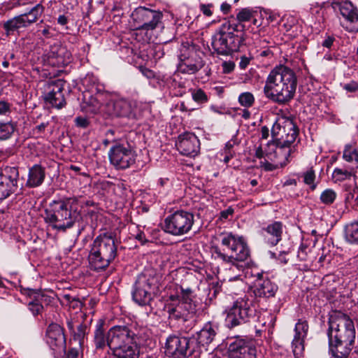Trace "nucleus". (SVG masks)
<instances>
[{
  "instance_id": "obj_2",
  "label": "nucleus",
  "mask_w": 358,
  "mask_h": 358,
  "mask_svg": "<svg viewBox=\"0 0 358 358\" xmlns=\"http://www.w3.org/2000/svg\"><path fill=\"white\" fill-rule=\"evenodd\" d=\"M329 351L334 358H346L352 351L355 341L353 321L346 314L332 311L329 318L327 331Z\"/></svg>"
},
{
  "instance_id": "obj_55",
  "label": "nucleus",
  "mask_w": 358,
  "mask_h": 358,
  "mask_svg": "<svg viewBox=\"0 0 358 358\" xmlns=\"http://www.w3.org/2000/svg\"><path fill=\"white\" fill-rule=\"evenodd\" d=\"M10 111V104L4 101H0V115H6Z\"/></svg>"
},
{
  "instance_id": "obj_18",
  "label": "nucleus",
  "mask_w": 358,
  "mask_h": 358,
  "mask_svg": "<svg viewBox=\"0 0 358 358\" xmlns=\"http://www.w3.org/2000/svg\"><path fill=\"white\" fill-rule=\"evenodd\" d=\"M334 8H338L343 17L341 25L349 32L358 31V9L350 1L334 3Z\"/></svg>"
},
{
  "instance_id": "obj_48",
  "label": "nucleus",
  "mask_w": 358,
  "mask_h": 358,
  "mask_svg": "<svg viewBox=\"0 0 358 358\" xmlns=\"http://www.w3.org/2000/svg\"><path fill=\"white\" fill-rule=\"evenodd\" d=\"M192 96L193 100L199 103H203L208 101V96L201 89L194 90L192 93Z\"/></svg>"
},
{
  "instance_id": "obj_41",
  "label": "nucleus",
  "mask_w": 358,
  "mask_h": 358,
  "mask_svg": "<svg viewBox=\"0 0 358 358\" xmlns=\"http://www.w3.org/2000/svg\"><path fill=\"white\" fill-rule=\"evenodd\" d=\"M306 338L294 336L292 342V348L295 356L301 355L304 350V341Z\"/></svg>"
},
{
  "instance_id": "obj_23",
  "label": "nucleus",
  "mask_w": 358,
  "mask_h": 358,
  "mask_svg": "<svg viewBox=\"0 0 358 358\" xmlns=\"http://www.w3.org/2000/svg\"><path fill=\"white\" fill-rule=\"evenodd\" d=\"M64 83L62 80L52 81L48 84L45 101L52 107L62 108L66 104L63 94Z\"/></svg>"
},
{
  "instance_id": "obj_31",
  "label": "nucleus",
  "mask_w": 358,
  "mask_h": 358,
  "mask_svg": "<svg viewBox=\"0 0 358 358\" xmlns=\"http://www.w3.org/2000/svg\"><path fill=\"white\" fill-rule=\"evenodd\" d=\"M63 49L58 46H52L50 50L43 55V60L50 66H56L64 64V59L62 57Z\"/></svg>"
},
{
  "instance_id": "obj_34",
  "label": "nucleus",
  "mask_w": 358,
  "mask_h": 358,
  "mask_svg": "<svg viewBox=\"0 0 358 358\" xmlns=\"http://www.w3.org/2000/svg\"><path fill=\"white\" fill-rule=\"evenodd\" d=\"M344 237L347 242L352 244H358V220L345 225Z\"/></svg>"
},
{
  "instance_id": "obj_8",
  "label": "nucleus",
  "mask_w": 358,
  "mask_h": 358,
  "mask_svg": "<svg viewBox=\"0 0 358 358\" xmlns=\"http://www.w3.org/2000/svg\"><path fill=\"white\" fill-rule=\"evenodd\" d=\"M232 28L230 22H224L212 36L211 45L217 55H230L237 52L245 41V34H236V30Z\"/></svg>"
},
{
  "instance_id": "obj_37",
  "label": "nucleus",
  "mask_w": 358,
  "mask_h": 358,
  "mask_svg": "<svg viewBox=\"0 0 358 358\" xmlns=\"http://www.w3.org/2000/svg\"><path fill=\"white\" fill-rule=\"evenodd\" d=\"M24 22V21L23 20V18H22L21 15H20L10 20H8L4 24L3 27L7 32V34H10L11 32H13L18 29L26 27Z\"/></svg>"
},
{
  "instance_id": "obj_40",
  "label": "nucleus",
  "mask_w": 358,
  "mask_h": 358,
  "mask_svg": "<svg viewBox=\"0 0 358 358\" xmlns=\"http://www.w3.org/2000/svg\"><path fill=\"white\" fill-rule=\"evenodd\" d=\"M88 334V327L86 324H80L76 330L73 332V339L81 345L83 343L85 336Z\"/></svg>"
},
{
  "instance_id": "obj_19",
  "label": "nucleus",
  "mask_w": 358,
  "mask_h": 358,
  "mask_svg": "<svg viewBox=\"0 0 358 358\" xmlns=\"http://www.w3.org/2000/svg\"><path fill=\"white\" fill-rule=\"evenodd\" d=\"M179 56L180 62L178 70L182 73L193 74L199 71L203 66V61L192 48H183Z\"/></svg>"
},
{
  "instance_id": "obj_33",
  "label": "nucleus",
  "mask_w": 358,
  "mask_h": 358,
  "mask_svg": "<svg viewBox=\"0 0 358 358\" xmlns=\"http://www.w3.org/2000/svg\"><path fill=\"white\" fill-rule=\"evenodd\" d=\"M357 173L356 167H349L346 169L335 168L331 174V178L334 182H341L349 180L351 177H355Z\"/></svg>"
},
{
  "instance_id": "obj_57",
  "label": "nucleus",
  "mask_w": 358,
  "mask_h": 358,
  "mask_svg": "<svg viewBox=\"0 0 358 358\" xmlns=\"http://www.w3.org/2000/svg\"><path fill=\"white\" fill-rule=\"evenodd\" d=\"M343 89L350 92H355L358 90V83L355 81H352L349 83L345 84Z\"/></svg>"
},
{
  "instance_id": "obj_7",
  "label": "nucleus",
  "mask_w": 358,
  "mask_h": 358,
  "mask_svg": "<svg viewBox=\"0 0 358 358\" xmlns=\"http://www.w3.org/2000/svg\"><path fill=\"white\" fill-rule=\"evenodd\" d=\"M83 84L87 87V90L83 92L81 110L89 115H103V108L110 100V93L105 91L103 85L97 83L93 77L85 78Z\"/></svg>"
},
{
  "instance_id": "obj_45",
  "label": "nucleus",
  "mask_w": 358,
  "mask_h": 358,
  "mask_svg": "<svg viewBox=\"0 0 358 358\" xmlns=\"http://www.w3.org/2000/svg\"><path fill=\"white\" fill-rule=\"evenodd\" d=\"M315 180V171L310 169L307 171L303 173V182L310 185L311 189H315L316 188V184L314 182Z\"/></svg>"
},
{
  "instance_id": "obj_11",
  "label": "nucleus",
  "mask_w": 358,
  "mask_h": 358,
  "mask_svg": "<svg viewBox=\"0 0 358 358\" xmlns=\"http://www.w3.org/2000/svg\"><path fill=\"white\" fill-rule=\"evenodd\" d=\"M164 310L168 314L169 320L185 322L196 315L197 303L187 302L180 299L178 295H170L164 303Z\"/></svg>"
},
{
  "instance_id": "obj_58",
  "label": "nucleus",
  "mask_w": 358,
  "mask_h": 358,
  "mask_svg": "<svg viewBox=\"0 0 358 358\" xmlns=\"http://www.w3.org/2000/svg\"><path fill=\"white\" fill-rule=\"evenodd\" d=\"M136 240H138L142 245L145 244L148 242L145 234L143 231H138L135 236Z\"/></svg>"
},
{
  "instance_id": "obj_52",
  "label": "nucleus",
  "mask_w": 358,
  "mask_h": 358,
  "mask_svg": "<svg viewBox=\"0 0 358 358\" xmlns=\"http://www.w3.org/2000/svg\"><path fill=\"white\" fill-rule=\"evenodd\" d=\"M251 31L253 32L254 36L252 39L254 40V45L255 47H261L263 48H266L267 47L268 41L265 38H259L258 35L257 34V31L255 30L253 27H251Z\"/></svg>"
},
{
  "instance_id": "obj_30",
  "label": "nucleus",
  "mask_w": 358,
  "mask_h": 358,
  "mask_svg": "<svg viewBox=\"0 0 358 358\" xmlns=\"http://www.w3.org/2000/svg\"><path fill=\"white\" fill-rule=\"evenodd\" d=\"M291 151L290 146L280 143L270 161L276 162L281 168L284 167L289 162Z\"/></svg>"
},
{
  "instance_id": "obj_26",
  "label": "nucleus",
  "mask_w": 358,
  "mask_h": 358,
  "mask_svg": "<svg viewBox=\"0 0 358 358\" xmlns=\"http://www.w3.org/2000/svg\"><path fill=\"white\" fill-rule=\"evenodd\" d=\"M278 289L276 285L269 279H264V274L258 273L255 282L254 293L257 296L269 298L273 296Z\"/></svg>"
},
{
  "instance_id": "obj_14",
  "label": "nucleus",
  "mask_w": 358,
  "mask_h": 358,
  "mask_svg": "<svg viewBox=\"0 0 358 358\" xmlns=\"http://www.w3.org/2000/svg\"><path fill=\"white\" fill-rule=\"evenodd\" d=\"M162 17L161 12L145 7L137 8L131 14L135 29L138 31H145L146 35L157 27H163Z\"/></svg>"
},
{
  "instance_id": "obj_12",
  "label": "nucleus",
  "mask_w": 358,
  "mask_h": 358,
  "mask_svg": "<svg viewBox=\"0 0 358 358\" xmlns=\"http://www.w3.org/2000/svg\"><path fill=\"white\" fill-rule=\"evenodd\" d=\"M194 223V215L185 210H177L166 217L163 230L171 235L180 236L189 233Z\"/></svg>"
},
{
  "instance_id": "obj_15",
  "label": "nucleus",
  "mask_w": 358,
  "mask_h": 358,
  "mask_svg": "<svg viewBox=\"0 0 358 358\" xmlns=\"http://www.w3.org/2000/svg\"><path fill=\"white\" fill-rule=\"evenodd\" d=\"M135 103L128 99L115 96L110 93V100L103 108V116L107 117L135 118Z\"/></svg>"
},
{
  "instance_id": "obj_35",
  "label": "nucleus",
  "mask_w": 358,
  "mask_h": 358,
  "mask_svg": "<svg viewBox=\"0 0 358 358\" xmlns=\"http://www.w3.org/2000/svg\"><path fill=\"white\" fill-rule=\"evenodd\" d=\"M343 159L349 163H352L353 165L351 167H356V169H358V151L351 144H346L345 145Z\"/></svg>"
},
{
  "instance_id": "obj_44",
  "label": "nucleus",
  "mask_w": 358,
  "mask_h": 358,
  "mask_svg": "<svg viewBox=\"0 0 358 358\" xmlns=\"http://www.w3.org/2000/svg\"><path fill=\"white\" fill-rule=\"evenodd\" d=\"M193 290L191 288H184L183 287H180V292H178L176 295H178L180 297V299L187 302H196L193 299Z\"/></svg>"
},
{
  "instance_id": "obj_56",
  "label": "nucleus",
  "mask_w": 358,
  "mask_h": 358,
  "mask_svg": "<svg viewBox=\"0 0 358 358\" xmlns=\"http://www.w3.org/2000/svg\"><path fill=\"white\" fill-rule=\"evenodd\" d=\"M212 7V4H201L200 10L203 15L210 17L213 15V11L211 10Z\"/></svg>"
},
{
  "instance_id": "obj_6",
  "label": "nucleus",
  "mask_w": 358,
  "mask_h": 358,
  "mask_svg": "<svg viewBox=\"0 0 358 358\" xmlns=\"http://www.w3.org/2000/svg\"><path fill=\"white\" fill-rule=\"evenodd\" d=\"M117 254L115 238L107 234L98 236L90 245L88 260L90 268L96 271L105 270Z\"/></svg>"
},
{
  "instance_id": "obj_28",
  "label": "nucleus",
  "mask_w": 358,
  "mask_h": 358,
  "mask_svg": "<svg viewBox=\"0 0 358 358\" xmlns=\"http://www.w3.org/2000/svg\"><path fill=\"white\" fill-rule=\"evenodd\" d=\"M217 327L210 322H206L203 328L196 333V341L199 345H208L213 342L216 334Z\"/></svg>"
},
{
  "instance_id": "obj_4",
  "label": "nucleus",
  "mask_w": 358,
  "mask_h": 358,
  "mask_svg": "<svg viewBox=\"0 0 358 358\" xmlns=\"http://www.w3.org/2000/svg\"><path fill=\"white\" fill-rule=\"evenodd\" d=\"M296 87L297 78L294 71L285 65H278L268 75L264 93L266 98L283 105L294 99Z\"/></svg>"
},
{
  "instance_id": "obj_10",
  "label": "nucleus",
  "mask_w": 358,
  "mask_h": 358,
  "mask_svg": "<svg viewBox=\"0 0 358 358\" xmlns=\"http://www.w3.org/2000/svg\"><path fill=\"white\" fill-rule=\"evenodd\" d=\"M158 288V280L152 271L138 275L131 292L134 301L141 306H150Z\"/></svg>"
},
{
  "instance_id": "obj_51",
  "label": "nucleus",
  "mask_w": 358,
  "mask_h": 358,
  "mask_svg": "<svg viewBox=\"0 0 358 358\" xmlns=\"http://www.w3.org/2000/svg\"><path fill=\"white\" fill-rule=\"evenodd\" d=\"M310 248L304 243H301L299 248L297 257L300 261H306L308 259Z\"/></svg>"
},
{
  "instance_id": "obj_53",
  "label": "nucleus",
  "mask_w": 358,
  "mask_h": 358,
  "mask_svg": "<svg viewBox=\"0 0 358 358\" xmlns=\"http://www.w3.org/2000/svg\"><path fill=\"white\" fill-rule=\"evenodd\" d=\"M74 122L76 127L83 129H85L90 125L89 119L83 116L76 117L74 120Z\"/></svg>"
},
{
  "instance_id": "obj_38",
  "label": "nucleus",
  "mask_w": 358,
  "mask_h": 358,
  "mask_svg": "<svg viewBox=\"0 0 358 358\" xmlns=\"http://www.w3.org/2000/svg\"><path fill=\"white\" fill-rule=\"evenodd\" d=\"M308 323L305 319H299L294 327V335L306 338L308 332Z\"/></svg>"
},
{
  "instance_id": "obj_42",
  "label": "nucleus",
  "mask_w": 358,
  "mask_h": 358,
  "mask_svg": "<svg viewBox=\"0 0 358 358\" xmlns=\"http://www.w3.org/2000/svg\"><path fill=\"white\" fill-rule=\"evenodd\" d=\"M14 130L15 127L12 123L0 122V139L5 140L10 138Z\"/></svg>"
},
{
  "instance_id": "obj_17",
  "label": "nucleus",
  "mask_w": 358,
  "mask_h": 358,
  "mask_svg": "<svg viewBox=\"0 0 358 358\" xmlns=\"http://www.w3.org/2000/svg\"><path fill=\"white\" fill-rule=\"evenodd\" d=\"M19 171L16 166L0 168V200L13 194L18 187Z\"/></svg>"
},
{
  "instance_id": "obj_62",
  "label": "nucleus",
  "mask_w": 358,
  "mask_h": 358,
  "mask_svg": "<svg viewBox=\"0 0 358 358\" xmlns=\"http://www.w3.org/2000/svg\"><path fill=\"white\" fill-rule=\"evenodd\" d=\"M334 41V38H333L331 36H328L322 42V45L324 47L327 48H330L332 46V45H333Z\"/></svg>"
},
{
  "instance_id": "obj_39",
  "label": "nucleus",
  "mask_w": 358,
  "mask_h": 358,
  "mask_svg": "<svg viewBox=\"0 0 358 358\" xmlns=\"http://www.w3.org/2000/svg\"><path fill=\"white\" fill-rule=\"evenodd\" d=\"M336 197V192L333 189L328 188L321 193L320 199L323 204L330 206L335 201Z\"/></svg>"
},
{
  "instance_id": "obj_64",
  "label": "nucleus",
  "mask_w": 358,
  "mask_h": 358,
  "mask_svg": "<svg viewBox=\"0 0 358 358\" xmlns=\"http://www.w3.org/2000/svg\"><path fill=\"white\" fill-rule=\"evenodd\" d=\"M221 289V286L220 285V282H217L216 283L213 282L211 284L210 291H213V296H215L217 293L220 292Z\"/></svg>"
},
{
  "instance_id": "obj_36",
  "label": "nucleus",
  "mask_w": 358,
  "mask_h": 358,
  "mask_svg": "<svg viewBox=\"0 0 358 358\" xmlns=\"http://www.w3.org/2000/svg\"><path fill=\"white\" fill-rule=\"evenodd\" d=\"M22 292L24 294H27L30 298L34 299L38 303H41L43 306V303L48 304L50 301V296H48L42 291L38 289H24Z\"/></svg>"
},
{
  "instance_id": "obj_16",
  "label": "nucleus",
  "mask_w": 358,
  "mask_h": 358,
  "mask_svg": "<svg viewBox=\"0 0 358 358\" xmlns=\"http://www.w3.org/2000/svg\"><path fill=\"white\" fill-rule=\"evenodd\" d=\"M298 128L294 122L285 117H279L274 122L271 129L273 138L280 143L290 146L298 136Z\"/></svg>"
},
{
  "instance_id": "obj_47",
  "label": "nucleus",
  "mask_w": 358,
  "mask_h": 358,
  "mask_svg": "<svg viewBox=\"0 0 358 358\" xmlns=\"http://www.w3.org/2000/svg\"><path fill=\"white\" fill-rule=\"evenodd\" d=\"M290 253V248L285 250H279L278 253L271 252V256L273 258H276L280 263L285 264L288 262L289 258L287 256Z\"/></svg>"
},
{
  "instance_id": "obj_1",
  "label": "nucleus",
  "mask_w": 358,
  "mask_h": 358,
  "mask_svg": "<svg viewBox=\"0 0 358 358\" xmlns=\"http://www.w3.org/2000/svg\"><path fill=\"white\" fill-rule=\"evenodd\" d=\"M103 325L104 321L99 320L95 326L94 343L96 350H103L108 346L113 355L138 358L136 334L133 331L127 326H114L106 333Z\"/></svg>"
},
{
  "instance_id": "obj_43",
  "label": "nucleus",
  "mask_w": 358,
  "mask_h": 358,
  "mask_svg": "<svg viewBox=\"0 0 358 358\" xmlns=\"http://www.w3.org/2000/svg\"><path fill=\"white\" fill-rule=\"evenodd\" d=\"M238 101L241 106L249 108L253 105L255 97L250 92H243L238 96Z\"/></svg>"
},
{
  "instance_id": "obj_27",
  "label": "nucleus",
  "mask_w": 358,
  "mask_h": 358,
  "mask_svg": "<svg viewBox=\"0 0 358 358\" xmlns=\"http://www.w3.org/2000/svg\"><path fill=\"white\" fill-rule=\"evenodd\" d=\"M283 225L280 222H273L263 227L261 234L264 237L265 243L274 246L276 245L282 238Z\"/></svg>"
},
{
  "instance_id": "obj_46",
  "label": "nucleus",
  "mask_w": 358,
  "mask_h": 358,
  "mask_svg": "<svg viewBox=\"0 0 358 358\" xmlns=\"http://www.w3.org/2000/svg\"><path fill=\"white\" fill-rule=\"evenodd\" d=\"M279 141L276 140V142H268L266 147L264 148L265 157L268 159H271L273 156V153L275 152L277 148H279Z\"/></svg>"
},
{
  "instance_id": "obj_21",
  "label": "nucleus",
  "mask_w": 358,
  "mask_h": 358,
  "mask_svg": "<svg viewBox=\"0 0 358 358\" xmlns=\"http://www.w3.org/2000/svg\"><path fill=\"white\" fill-rule=\"evenodd\" d=\"M46 342L56 353L66 352V343L64 328L58 324L51 323L46 330Z\"/></svg>"
},
{
  "instance_id": "obj_60",
  "label": "nucleus",
  "mask_w": 358,
  "mask_h": 358,
  "mask_svg": "<svg viewBox=\"0 0 358 358\" xmlns=\"http://www.w3.org/2000/svg\"><path fill=\"white\" fill-rule=\"evenodd\" d=\"M250 58H248V57H247L245 56L241 57V61L239 62V67L241 69H246L247 66H248V64H250Z\"/></svg>"
},
{
  "instance_id": "obj_54",
  "label": "nucleus",
  "mask_w": 358,
  "mask_h": 358,
  "mask_svg": "<svg viewBox=\"0 0 358 358\" xmlns=\"http://www.w3.org/2000/svg\"><path fill=\"white\" fill-rule=\"evenodd\" d=\"M235 68V64L231 61H225L222 64V73L228 74L231 73Z\"/></svg>"
},
{
  "instance_id": "obj_61",
  "label": "nucleus",
  "mask_w": 358,
  "mask_h": 358,
  "mask_svg": "<svg viewBox=\"0 0 358 358\" xmlns=\"http://www.w3.org/2000/svg\"><path fill=\"white\" fill-rule=\"evenodd\" d=\"M78 350L77 348H73L69 350L66 355L68 358H78Z\"/></svg>"
},
{
  "instance_id": "obj_24",
  "label": "nucleus",
  "mask_w": 358,
  "mask_h": 358,
  "mask_svg": "<svg viewBox=\"0 0 358 358\" xmlns=\"http://www.w3.org/2000/svg\"><path fill=\"white\" fill-rule=\"evenodd\" d=\"M256 348L242 338H236L228 347L229 358H257Z\"/></svg>"
},
{
  "instance_id": "obj_32",
  "label": "nucleus",
  "mask_w": 358,
  "mask_h": 358,
  "mask_svg": "<svg viewBox=\"0 0 358 358\" xmlns=\"http://www.w3.org/2000/svg\"><path fill=\"white\" fill-rule=\"evenodd\" d=\"M44 11V7L41 1L34 6L28 13L22 14V18L24 21L25 27L36 22Z\"/></svg>"
},
{
  "instance_id": "obj_3",
  "label": "nucleus",
  "mask_w": 358,
  "mask_h": 358,
  "mask_svg": "<svg viewBox=\"0 0 358 358\" xmlns=\"http://www.w3.org/2000/svg\"><path fill=\"white\" fill-rule=\"evenodd\" d=\"M212 256L215 259L229 264V270H237L238 273L230 277L229 280L238 279L243 270V262L250 257V249L246 240L242 236L232 233H223L220 236L219 244L211 248Z\"/></svg>"
},
{
  "instance_id": "obj_20",
  "label": "nucleus",
  "mask_w": 358,
  "mask_h": 358,
  "mask_svg": "<svg viewBox=\"0 0 358 358\" xmlns=\"http://www.w3.org/2000/svg\"><path fill=\"white\" fill-rule=\"evenodd\" d=\"M194 352L191 340L187 337L170 336L166 342V354L170 357H185L191 355Z\"/></svg>"
},
{
  "instance_id": "obj_5",
  "label": "nucleus",
  "mask_w": 358,
  "mask_h": 358,
  "mask_svg": "<svg viewBox=\"0 0 358 358\" xmlns=\"http://www.w3.org/2000/svg\"><path fill=\"white\" fill-rule=\"evenodd\" d=\"M76 197L53 200L44 210V220L52 229L66 231L73 227L80 217Z\"/></svg>"
},
{
  "instance_id": "obj_29",
  "label": "nucleus",
  "mask_w": 358,
  "mask_h": 358,
  "mask_svg": "<svg viewBox=\"0 0 358 358\" xmlns=\"http://www.w3.org/2000/svg\"><path fill=\"white\" fill-rule=\"evenodd\" d=\"M45 178V169L39 164H34L29 170L26 185L31 188L38 187L43 182Z\"/></svg>"
},
{
  "instance_id": "obj_49",
  "label": "nucleus",
  "mask_w": 358,
  "mask_h": 358,
  "mask_svg": "<svg viewBox=\"0 0 358 358\" xmlns=\"http://www.w3.org/2000/svg\"><path fill=\"white\" fill-rule=\"evenodd\" d=\"M270 159L266 158L264 160L260 161L259 166L266 171H271L275 169L280 168V166L275 162H269Z\"/></svg>"
},
{
  "instance_id": "obj_63",
  "label": "nucleus",
  "mask_w": 358,
  "mask_h": 358,
  "mask_svg": "<svg viewBox=\"0 0 358 358\" xmlns=\"http://www.w3.org/2000/svg\"><path fill=\"white\" fill-rule=\"evenodd\" d=\"M255 156L259 159L264 158L265 159V152L264 150L262 148V146H259L255 150Z\"/></svg>"
},
{
  "instance_id": "obj_22",
  "label": "nucleus",
  "mask_w": 358,
  "mask_h": 358,
  "mask_svg": "<svg viewBox=\"0 0 358 358\" xmlns=\"http://www.w3.org/2000/svg\"><path fill=\"white\" fill-rule=\"evenodd\" d=\"M176 145L180 154L190 157H194L200 151L199 140L190 132L180 135Z\"/></svg>"
},
{
  "instance_id": "obj_9",
  "label": "nucleus",
  "mask_w": 358,
  "mask_h": 358,
  "mask_svg": "<svg viewBox=\"0 0 358 358\" xmlns=\"http://www.w3.org/2000/svg\"><path fill=\"white\" fill-rule=\"evenodd\" d=\"M255 312L251 299L246 295L239 297L225 310L226 325L231 329L249 322L255 316Z\"/></svg>"
},
{
  "instance_id": "obj_59",
  "label": "nucleus",
  "mask_w": 358,
  "mask_h": 358,
  "mask_svg": "<svg viewBox=\"0 0 358 358\" xmlns=\"http://www.w3.org/2000/svg\"><path fill=\"white\" fill-rule=\"evenodd\" d=\"M234 213V209L231 207L228 208L227 209L221 211L220 217L221 219L227 220L228 219L229 215H232Z\"/></svg>"
},
{
  "instance_id": "obj_50",
  "label": "nucleus",
  "mask_w": 358,
  "mask_h": 358,
  "mask_svg": "<svg viewBox=\"0 0 358 358\" xmlns=\"http://www.w3.org/2000/svg\"><path fill=\"white\" fill-rule=\"evenodd\" d=\"M28 308L34 316L41 314L43 310V306L41 303H38L33 299L29 302Z\"/></svg>"
},
{
  "instance_id": "obj_13",
  "label": "nucleus",
  "mask_w": 358,
  "mask_h": 358,
  "mask_svg": "<svg viewBox=\"0 0 358 358\" xmlns=\"http://www.w3.org/2000/svg\"><path fill=\"white\" fill-rule=\"evenodd\" d=\"M136 152L127 141H115L109 150L110 164L117 169L129 168L136 162Z\"/></svg>"
},
{
  "instance_id": "obj_25",
  "label": "nucleus",
  "mask_w": 358,
  "mask_h": 358,
  "mask_svg": "<svg viewBox=\"0 0 358 358\" xmlns=\"http://www.w3.org/2000/svg\"><path fill=\"white\" fill-rule=\"evenodd\" d=\"M257 15V11L253 9L249 8H241L236 14L237 23L231 24L232 29L236 30V32L245 34L246 25L245 23L246 22H252L256 27V29H258L260 24L258 23V20L256 18Z\"/></svg>"
}]
</instances>
